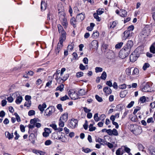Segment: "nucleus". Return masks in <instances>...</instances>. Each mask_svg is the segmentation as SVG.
I'll use <instances>...</instances> for the list:
<instances>
[{
	"label": "nucleus",
	"instance_id": "obj_1",
	"mask_svg": "<svg viewBox=\"0 0 155 155\" xmlns=\"http://www.w3.org/2000/svg\"><path fill=\"white\" fill-rule=\"evenodd\" d=\"M130 51L124 47L119 52V56L121 58H124L128 55Z\"/></svg>",
	"mask_w": 155,
	"mask_h": 155
},
{
	"label": "nucleus",
	"instance_id": "obj_2",
	"mask_svg": "<svg viewBox=\"0 0 155 155\" xmlns=\"http://www.w3.org/2000/svg\"><path fill=\"white\" fill-rule=\"evenodd\" d=\"M59 19L61 21V24L64 28H66L68 26V23L67 19L65 18L64 13L59 15Z\"/></svg>",
	"mask_w": 155,
	"mask_h": 155
},
{
	"label": "nucleus",
	"instance_id": "obj_3",
	"mask_svg": "<svg viewBox=\"0 0 155 155\" xmlns=\"http://www.w3.org/2000/svg\"><path fill=\"white\" fill-rule=\"evenodd\" d=\"M150 33V29L147 28H145L143 29L140 34V37L144 39L148 36Z\"/></svg>",
	"mask_w": 155,
	"mask_h": 155
},
{
	"label": "nucleus",
	"instance_id": "obj_4",
	"mask_svg": "<svg viewBox=\"0 0 155 155\" xmlns=\"http://www.w3.org/2000/svg\"><path fill=\"white\" fill-rule=\"evenodd\" d=\"M106 56L108 58L110 59H113L115 58V54L114 52L110 50H107V52L105 54Z\"/></svg>",
	"mask_w": 155,
	"mask_h": 155
},
{
	"label": "nucleus",
	"instance_id": "obj_5",
	"mask_svg": "<svg viewBox=\"0 0 155 155\" xmlns=\"http://www.w3.org/2000/svg\"><path fill=\"white\" fill-rule=\"evenodd\" d=\"M143 87L142 90L144 92H149L150 91V87L148 82H143Z\"/></svg>",
	"mask_w": 155,
	"mask_h": 155
},
{
	"label": "nucleus",
	"instance_id": "obj_6",
	"mask_svg": "<svg viewBox=\"0 0 155 155\" xmlns=\"http://www.w3.org/2000/svg\"><path fill=\"white\" fill-rule=\"evenodd\" d=\"M14 96L16 97L15 102L17 104H19L21 102L23 98L20 95V94L18 92H16L14 94Z\"/></svg>",
	"mask_w": 155,
	"mask_h": 155
},
{
	"label": "nucleus",
	"instance_id": "obj_7",
	"mask_svg": "<svg viewBox=\"0 0 155 155\" xmlns=\"http://www.w3.org/2000/svg\"><path fill=\"white\" fill-rule=\"evenodd\" d=\"M54 110V108L53 106H50L45 110V113L46 115L50 116L52 115Z\"/></svg>",
	"mask_w": 155,
	"mask_h": 155
},
{
	"label": "nucleus",
	"instance_id": "obj_8",
	"mask_svg": "<svg viewBox=\"0 0 155 155\" xmlns=\"http://www.w3.org/2000/svg\"><path fill=\"white\" fill-rule=\"evenodd\" d=\"M56 139L57 140H61V141L63 143H66L68 141L66 137L62 135L61 133H59V134H58V136Z\"/></svg>",
	"mask_w": 155,
	"mask_h": 155
},
{
	"label": "nucleus",
	"instance_id": "obj_9",
	"mask_svg": "<svg viewBox=\"0 0 155 155\" xmlns=\"http://www.w3.org/2000/svg\"><path fill=\"white\" fill-rule=\"evenodd\" d=\"M139 57L138 55L136 54V51H135L131 54L130 56V61L132 62H134Z\"/></svg>",
	"mask_w": 155,
	"mask_h": 155
},
{
	"label": "nucleus",
	"instance_id": "obj_10",
	"mask_svg": "<svg viewBox=\"0 0 155 155\" xmlns=\"http://www.w3.org/2000/svg\"><path fill=\"white\" fill-rule=\"evenodd\" d=\"M78 121L76 119H72L70 121L69 125L72 128H75L78 125Z\"/></svg>",
	"mask_w": 155,
	"mask_h": 155
},
{
	"label": "nucleus",
	"instance_id": "obj_11",
	"mask_svg": "<svg viewBox=\"0 0 155 155\" xmlns=\"http://www.w3.org/2000/svg\"><path fill=\"white\" fill-rule=\"evenodd\" d=\"M68 74H67L64 76H61L59 78L57 77L55 78V79L57 82H60L61 80L63 81H66L68 79Z\"/></svg>",
	"mask_w": 155,
	"mask_h": 155
},
{
	"label": "nucleus",
	"instance_id": "obj_12",
	"mask_svg": "<svg viewBox=\"0 0 155 155\" xmlns=\"http://www.w3.org/2000/svg\"><path fill=\"white\" fill-rule=\"evenodd\" d=\"M131 34V32H130V31L126 30L123 34V35L122 37V39L123 40H126L127 38L130 36V34Z\"/></svg>",
	"mask_w": 155,
	"mask_h": 155
},
{
	"label": "nucleus",
	"instance_id": "obj_13",
	"mask_svg": "<svg viewBox=\"0 0 155 155\" xmlns=\"http://www.w3.org/2000/svg\"><path fill=\"white\" fill-rule=\"evenodd\" d=\"M133 41L131 40L128 41L126 45L124 46L126 48L130 51L131 49L133 46Z\"/></svg>",
	"mask_w": 155,
	"mask_h": 155
},
{
	"label": "nucleus",
	"instance_id": "obj_14",
	"mask_svg": "<svg viewBox=\"0 0 155 155\" xmlns=\"http://www.w3.org/2000/svg\"><path fill=\"white\" fill-rule=\"evenodd\" d=\"M47 105L46 104L44 103H43L42 105L39 104L38 107V108L41 111V113L42 114L45 108H46Z\"/></svg>",
	"mask_w": 155,
	"mask_h": 155
},
{
	"label": "nucleus",
	"instance_id": "obj_15",
	"mask_svg": "<svg viewBox=\"0 0 155 155\" xmlns=\"http://www.w3.org/2000/svg\"><path fill=\"white\" fill-rule=\"evenodd\" d=\"M149 100V99L148 97L143 96L140 98L139 101L141 103H144L146 102H148Z\"/></svg>",
	"mask_w": 155,
	"mask_h": 155
},
{
	"label": "nucleus",
	"instance_id": "obj_16",
	"mask_svg": "<svg viewBox=\"0 0 155 155\" xmlns=\"http://www.w3.org/2000/svg\"><path fill=\"white\" fill-rule=\"evenodd\" d=\"M84 14L81 13L77 15L76 19L78 21H82L84 19Z\"/></svg>",
	"mask_w": 155,
	"mask_h": 155
},
{
	"label": "nucleus",
	"instance_id": "obj_17",
	"mask_svg": "<svg viewBox=\"0 0 155 155\" xmlns=\"http://www.w3.org/2000/svg\"><path fill=\"white\" fill-rule=\"evenodd\" d=\"M68 118V114L66 113L64 114L60 118V120H62L65 122H66Z\"/></svg>",
	"mask_w": 155,
	"mask_h": 155
},
{
	"label": "nucleus",
	"instance_id": "obj_18",
	"mask_svg": "<svg viewBox=\"0 0 155 155\" xmlns=\"http://www.w3.org/2000/svg\"><path fill=\"white\" fill-rule=\"evenodd\" d=\"M61 36L60 37L59 42L63 43V42L66 39V32H64L62 33H61Z\"/></svg>",
	"mask_w": 155,
	"mask_h": 155
},
{
	"label": "nucleus",
	"instance_id": "obj_19",
	"mask_svg": "<svg viewBox=\"0 0 155 155\" xmlns=\"http://www.w3.org/2000/svg\"><path fill=\"white\" fill-rule=\"evenodd\" d=\"M62 44L63 43L60 42L58 43V46L57 48L55 49V52L56 54L59 53L62 47Z\"/></svg>",
	"mask_w": 155,
	"mask_h": 155
},
{
	"label": "nucleus",
	"instance_id": "obj_20",
	"mask_svg": "<svg viewBox=\"0 0 155 155\" xmlns=\"http://www.w3.org/2000/svg\"><path fill=\"white\" fill-rule=\"evenodd\" d=\"M96 141L99 142L101 145H106L107 143V141H104L103 139L100 138H98L97 139H96Z\"/></svg>",
	"mask_w": 155,
	"mask_h": 155
},
{
	"label": "nucleus",
	"instance_id": "obj_21",
	"mask_svg": "<svg viewBox=\"0 0 155 155\" xmlns=\"http://www.w3.org/2000/svg\"><path fill=\"white\" fill-rule=\"evenodd\" d=\"M38 120V119H36V118H34L33 119H31L30 120V123L31 124H33L32 125H29L28 126V127L29 129H32L33 128L35 127V120Z\"/></svg>",
	"mask_w": 155,
	"mask_h": 155
},
{
	"label": "nucleus",
	"instance_id": "obj_22",
	"mask_svg": "<svg viewBox=\"0 0 155 155\" xmlns=\"http://www.w3.org/2000/svg\"><path fill=\"white\" fill-rule=\"evenodd\" d=\"M91 45L94 48L97 49L98 48V43L97 41L93 40L91 43Z\"/></svg>",
	"mask_w": 155,
	"mask_h": 155
},
{
	"label": "nucleus",
	"instance_id": "obj_23",
	"mask_svg": "<svg viewBox=\"0 0 155 155\" xmlns=\"http://www.w3.org/2000/svg\"><path fill=\"white\" fill-rule=\"evenodd\" d=\"M6 137L10 140L12 139L13 137V134H10L8 131H6L5 133Z\"/></svg>",
	"mask_w": 155,
	"mask_h": 155
},
{
	"label": "nucleus",
	"instance_id": "obj_24",
	"mask_svg": "<svg viewBox=\"0 0 155 155\" xmlns=\"http://www.w3.org/2000/svg\"><path fill=\"white\" fill-rule=\"evenodd\" d=\"M104 91L108 94H110L112 92V91L108 87H106L104 88Z\"/></svg>",
	"mask_w": 155,
	"mask_h": 155
},
{
	"label": "nucleus",
	"instance_id": "obj_25",
	"mask_svg": "<svg viewBox=\"0 0 155 155\" xmlns=\"http://www.w3.org/2000/svg\"><path fill=\"white\" fill-rule=\"evenodd\" d=\"M142 132V129L140 127H138L134 131V133L136 135H138L140 134Z\"/></svg>",
	"mask_w": 155,
	"mask_h": 155
},
{
	"label": "nucleus",
	"instance_id": "obj_26",
	"mask_svg": "<svg viewBox=\"0 0 155 155\" xmlns=\"http://www.w3.org/2000/svg\"><path fill=\"white\" fill-rule=\"evenodd\" d=\"M120 15L122 17H125L127 15V12L124 10H120Z\"/></svg>",
	"mask_w": 155,
	"mask_h": 155
},
{
	"label": "nucleus",
	"instance_id": "obj_27",
	"mask_svg": "<svg viewBox=\"0 0 155 155\" xmlns=\"http://www.w3.org/2000/svg\"><path fill=\"white\" fill-rule=\"evenodd\" d=\"M150 51L153 54L155 53V42L153 43L150 48Z\"/></svg>",
	"mask_w": 155,
	"mask_h": 155
},
{
	"label": "nucleus",
	"instance_id": "obj_28",
	"mask_svg": "<svg viewBox=\"0 0 155 155\" xmlns=\"http://www.w3.org/2000/svg\"><path fill=\"white\" fill-rule=\"evenodd\" d=\"M46 8V5L45 2L42 1L41 2V10H45Z\"/></svg>",
	"mask_w": 155,
	"mask_h": 155
},
{
	"label": "nucleus",
	"instance_id": "obj_29",
	"mask_svg": "<svg viewBox=\"0 0 155 155\" xmlns=\"http://www.w3.org/2000/svg\"><path fill=\"white\" fill-rule=\"evenodd\" d=\"M133 68V67H130L127 68L125 70L126 74L127 75H130L131 74V71Z\"/></svg>",
	"mask_w": 155,
	"mask_h": 155
},
{
	"label": "nucleus",
	"instance_id": "obj_30",
	"mask_svg": "<svg viewBox=\"0 0 155 155\" xmlns=\"http://www.w3.org/2000/svg\"><path fill=\"white\" fill-rule=\"evenodd\" d=\"M132 71H133L131 74L132 75H134L136 74L137 75L139 74V71L138 69L137 68H133Z\"/></svg>",
	"mask_w": 155,
	"mask_h": 155
},
{
	"label": "nucleus",
	"instance_id": "obj_31",
	"mask_svg": "<svg viewBox=\"0 0 155 155\" xmlns=\"http://www.w3.org/2000/svg\"><path fill=\"white\" fill-rule=\"evenodd\" d=\"M94 25L95 24L94 23H91L90 24V26H88L87 27V30L89 31H91L93 30V29L94 27Z\"/></svg>",
	"mask_w": 155,
	"mask_h": 155
},
{
	"label": "nucleus",
	"instance_id": "obj_32",
	"mask_svg": "<svg viewBox=\"0 0 155 155\" xmlns=\"http://www.w3.org/2000/svg\"><path fill=\"white\" fill-rule=\"evenodd\" d=\"M58 31L59 33H62L64 32H65L62 27L60 25H58Z\"/></svg>",
	"mask_w": 155,
	"mask_h": 155
},
{
	"label": "nucleus",
	"instance_id": "obj_33",
	"mask_svg": "<svg viewBox=\"0 0 155 155\" xmlns=\"http://www.w3.org/2000/svg\"><path fill=\"white\" fill-rule=\"evenodd\" d=\"M99 36V32L98 31H96L95 32H94L92 35V37L96 39Z\"/></svg>",
	"mask_w": 155,
	"mask_h": 155
},
{
	"label": "nucleus",
	"instance_id": "obj_34",
	"mask_svg": "<svg viewBox=\"0 0 155 155\" xmlns=\"http://www.w3.org/2000/svg\"><path fill=\"white\" fill-rule=\"evenodd\" d=\"M64 88V85L63 84H61L56 88V91H62L63 90Z\"/></svg>",
	"mask_w": 155,
	"mask_h": 155
},
{
	"label": "nucleus",
	"instance_id": "obj_35",
	"mask_svg": "<svg viewBox=\"0 0 155 155\" xmlns=\"http://www.w3.org/2000/svg\"><path fill=\"white\" fill-rule=\"evenodd\" d=\"M86 92L84 89H81L78 91L80 95H83L85 94Z\"/></svg>",
	"mask_w": 155,
	"mask_h": 155
},
{
	"label": "nucleus",
	"instance_id": "obj_36",
	"mask_svg": "<svg viewBox=\"0 0 155 155\" xmlns=\"http://www.w3.org/2000/svg\"><path fill=\"white\" fill-rule=\"evenodd\" d=\"M82 151L85 153H89L92 151V150L88 148H84L83 147L82 148Z\"/></svg>",
	"mask_w": 155,
	"mask_h": 155
},
{
	"label": "nucleus",
	"instance_id": "obj_37",
	"mask_svg": "<svg viewBox=\"0 0 155 155\" xmlns=\"http://www.w3.org/2000/svg\"><path fill=\"white\" fill-rule=\"evenodd\" d=\"M107 76L106 72L105 71H103L100 77L101 79L105 80Z\"/></svg>",
	"mask_w": 155,
	"mask_h": 155
},
{
	"label": "nucleus",
	"instance_id": "obj_38",
	"mask_svg": "<svg viewBox=\"0 0 155 155\" xmlns=\"http://www.w3.org/2000/svg\"><path fill=\"white\" fill-rule=\"evenodd\" d=\"M70 21L71 24L73 25L74 26L76 24V21L75 18L74 17L72 18L71 19Z\"/></svg>",
	"mask_w": 155,
	"mask_h": 155
},
{
	"label": "nucleus",
	"instance_id": "obj_39",
	"mask_svg": "<svg viewBox=\"0 0 155 155\" xmlns=\"http://www.w3.org/2000/svg\"><path fill=\"white\" fill-rule=\"evenodd\" d=\"M116 108L118 111L120 110L124 109V106L122 104H118Z\"/></svg>",
	"mask_w": 155,
	"mask_h": 155
},
{
	"label": "nucleus",
	"instance_id": "obj_40",
	"mask_svg": "<svg viewBox=\"0 0 155 155\" xmlns=\"http://www.w3.org/2000/svg\"><path fill=\"white\" fill-rule=\"evenodd\" d=\"M118 24V22L117 21H114L110 25V28H114L116 26V25Z\"/></svg>",
	"mask_w": 155,
	"mask_h": 155
},
{
	"label": "nucleus",
	"instance_id": "obj_41",
	"mask_svg": "<svg viewBox=\"0 0 155 155\" xmlns=\"http://www.w3.org/2000/svg\"><path fill=\"white\" fill-rule=\"evenodd\" d=\"M94 120L96 122L100 120V117H98V114L97 113L94 114Z\"/></svg>",
	"mask_w": 155,
	"mask_h": 155
},
{
	"label": "nucleus",
	"instance_id": "obj_42",
	"mask_svg": "<svg viewBox=\"0 0 155 155\" xmlns=\"http://www.w3.org/2000/svg\"><path fill=\"white\" fill-rule=\"evenodd\" d=\"M123 44V42H120L115 45V47L117 49H119L122 46Z\"/></svg>",
	"mask_w": 155,
	"mask_h": 155
},
{
	"label": "nucleus",
	"instance_id": "obj_43",
	"mask_svg": "<svg viewBox=\"0 0 155 155\" xmlns=\"http://www.w3.org/2000/svg\"><path fill=\"white\" fill-rule=\"evenodd\" d=\"M98 15L97 14L95 13L94 14V16L97 21H99L101 20V18L98 16Z\"/></svg>",
	"mask_w": 155,
	"mask_h": 155
},
{
	"label": "nucleus",
	"instance_id": "obj_44",
	"mask_svg": "<svg viewBox=\"0 0 155 155\" xmlns=\"http://www.w3.org/2000/svg\"><path fill=\"white\" fill-rule=\"evenodd\" d=\"M93 125L91 124L89 126V130L90 131H92L96 129V127L93 126Z\"/></svg>",
	"mask_w": 155,
	"mask_h": 155
},
{
	"label": "nucleus",
	"instance_id": "obj_45",
	"mask_svg": "<svg viewBox=\"0 0 155 155\" xmlns=\"http://www.w3.org/2000/svg\"><path fill=\"white\" fill-rule=\"evenodd\" d=\"M83 73L82 71L78 72L76 73V76L77 78H80L83 75Z\"/></svg>",
	"mask_w": 155,
	"mask_h": 155
},
{
	"label": "nucleus",
	"instance_id": "obj_46",
	"mask_svg": "<svg viewBox=\"0 0 155 155\" xmlns=\"http://www.w3.org/2000/svg\"><path fill=\"white\" fill-rule=\"evenodd\" d=\"M126 91H121L120 93V96L121 97L123 98L126 96Z\"/></svg>",
	"mask_w": 155,
	"mask_h": 155
},
{
	"label": "nucleus",
	"instance_id": "obj_47",
	"mask_svg": "<svg viewBox=\"0 0 155 155\" xmlns=\"http://www.w3.org/2000/svg\"><path fill=\"white\" fill-rule=\"evenodd\" d=\"M95 72L96 73H98L102 72L103 69L102 68L98 67H96L95 68Z\"/></svg>",
	"mask_w": 155,
	"mask_h": 155
},
{
	"label": "nucleus",
	"instance_id": "obj_48",
	"mask_svg": "<svg viewBox=\"0 0 155 155\" xmlns=\"http://www.w3.org/2000/svg\"><path fill=\"white\" fill-rule=\"evenodd\" d=\"M149 150H150V153L152 154L153 155V152L154 153L155 152V147H151L149 148Z\"/></svg>",
	"mask_w": 155,
	"mask_h": 155
},
{
	"label": "nucleus",
	"instance_id": "obj_49",
	"mask_svg": "<svg viewBox=\"0 0 155 155\" xmlns=\"http://www.w3.org/2000/svg\"><path fill=\"white\" fill-rule=\"evenodd\" d=\"M73 44H71L68 46L67 49L69 51H71L73 50Z\"/></svg>",
	"mask_w": 155,
	"mask_h": 155
},
{
	"label": "nucleus",
	"instance_id": "obj_50",
	"mask_svg": "<svg viewBox=\"0 0 155 155\" xmlns=\"http://www.w3.org/2000/svg\"><path fill=\"white\" fill-rule=\"evenodd\" d=\"M112 135H113L114 136H117L118 135V133L117 130L115 129H114L112 130Z\"/></svg>",
	"mask_w": 155,
	"mask_h": 155
},
{
	"label": "nucleus",
	"instance_id": "obj_51",
	"mask_svg": "<svg viewBox=\"0 0 155 155\" xmlns=\"http://www.w3.org/2000/svg\"><path fill=\"white\" fill-rule=\"evenodd\" d=\"M35 114V112L33 110H30L28 113V115L29 116H31L34 115Z\"/></svg>",
	"mask_w": 155,
	"mask_h": 155
},
{
	"label": "nucleus",
	"instance_id": "obj_52",
	"mask_svg": "<svg viewBox=\"0 0 155 155\" xmlns=\"http://www.w3.org/2000/svg\"><path fill=\"white\" fill-rule=\"evenodd\" d=\"M149 66L150 64H149L148 63H145L144 64L143 67V69L144 70H145L147 68L149 67Z\"/></svg>",
	"mask_w": 155,
	"mask_h": 155
},
{
	"label": "nucleus",
	"instance_id": "obj_53",
	"mask_svg": "<svg viewBox=\"0 0 155 155\" xmlns=\"http://www.w3.org/2000/svg\"><path fill=\"white\" fill-rule=\"evenodd\" d=\"M50 127H51L54 130H57V126L55 124H52L49 125Z\"/></svg>",
	"mask_w": 155,
	"mask_h": 155
},
{
	"label": "nucleus",
	"instance_id": "obj_54",
	"mask_svg": "<svg viewBox=\"0 0 155 155\" xmlns=\"http://www.w3.org/2000/svg\"><path fill=\"white\" fill-rule=\"evenodd\" d=\"M65 122L64 121L62 120H59V122L58 123V124L59 126L60 127H64V122Z\"/></svg>",
	"mask_w": 155,
	"mask_h": 155
},
{
	"label": "nucleus",
	"instance_id": "obj_55",
	"mask_svg": "<svg viewBox=\"0 0 155 155\" xmlns=\"http://www.w3.org/2000/svg\"><path fill=\"white\" fill-rule=\"evenodd\" d=\"M35 135L33 134H31L29 137V140L32 141L34 140V139L35 138Z\"/></svg>",
	"mask_w": 155,
	"mask_h": 155
},
{
	"label": "nucleus",
	"instance_id": "obj_56",
	"mask_svg": "<svg viewBox=\"0 0 155 155\" xmlns=\"http://www.w3.org/2000/svg\"><path fill=\"white\" fill-rule=\"evenodd\" d=\"M35 127H37V128H39L41 127V124L40 123L38 122H36L37 121H38V120H35Z\"/></svg>",
	"mask_w": 155,
	"mask_h": 155
},
{
	"label": "nucleus",
	"instance_id": "obj_57",
	"mask_svg": "<svg viewBox=\"0 0 155 155\" xmlns=\"http://www.w3.org/2000/svg\"><path fill=\"white\" fill-rule=\"evenodd\" d=\"M95 98L99 102H101L103 101L102 98L98 95H96L95 96Z\"/></svg>",
	"mask_w": 155,
	"mask_h": 155
},
{
	"label": "nucleus",
	"instance_id": "obj_58",
	"mask_svg": "<svg viewBox=\"0 0 155 155\" xmlns=\"http://www.w3.org/2000/svg\"><path fill=\"white\" fill-rule=\"evenodd\" d=\"M57 108L61 111L62 112L63 111V109L62 107V105L61 104H59L57 105Z\"/></svg>",
	"mask_w": 155,
	"mask_h": 155
},
{
	"label": "nucleus",
	"instance_id": "obj_59",
	"mask_svg": "<svg viewBox=\"0 0 155 155\" xmlns=\"http://www.w3.org/2000/svg\"><path fill=\"white\" fill-rule=\"evenodd\" d=\"M134 104V101H131L127 106L128 108H130L132 107Z\"/></svg>",
	"mask_w": 155,
	"mask_h": 155
},
{
	"label": "nucleus",
	"instance_id": "obj_60",
	"mask_svg": "<svg viewBox=\"0 0 155 155\" xmlns=\"http://www.w3.org/2000/svg\"><path fill=\"white\" fill-rule=\"evenodd\" d=\"M52 143V142L51 140H48L45 141V144L46 146H48L50 145Z\"/></svg>",
	"mask_w": 155,
	"mask_h": 155
},
{
	"label": "nucleus",
	"instance_id": "obj_61",
	"mask_svg": "<svg viewBox=\"0 0 155 155\" xmlns=\"http://www.w3.org/2000/svg\"><path fill=\"white\" fill-rule=\"evenodd\" d=\"M69 99V97H68V96L67 95H65L64 97H61L60 99L61 101H65L67 99Z\"/></svg>",
	"mask_w": 155,
	"mask_h": 155
},
{
	"label": "nucleus",
	"instance_id": "obj_62",
	"mask_svg": "<svg viewBox=\"0 0 155 155\" xmlns=\"http://www.w3.org/2000/svg\"><path fill=\"white\" fill-rule=\"evenodd\" d=\"M15 115L16 117V118L18 122H19L21 121L20 117L17 113H15Z\"/></svg>",
	"mask_w": 155,
	"mask_h": 155
},
{
	"label": "nucleus",
	"instance_id": "obj_63",
	"mask_svg": "<svg viewBox=\"0 0 155 155\" xmlns=\"http://www.w3.org/2000/svg\"><path fill=\"white\" fill-rule=\"evenodd\" d=\"M147 122L148 123H153L154 121L153 120V118L151 117L148 118L147 120Z\"/></svg>",
	"mask_w": 155,
	"mask_h": 155
},
{
	"label": "nucleus",
	"instance_id": "obj_64",
	"mask_svg": "<svg viewBox=\"0 0 155 155\" xmlns=\"http://www.w3.org/2000/svg\"><path fill=\"white\" fill-rule=\"evenodd\" d=\"M83 109L84 111L86 113H89L91 111L90 109H88L87 107H83Z\"/></svg>",
	"mask_w": 155,
	"mask_h": 155
}]
</instances>
